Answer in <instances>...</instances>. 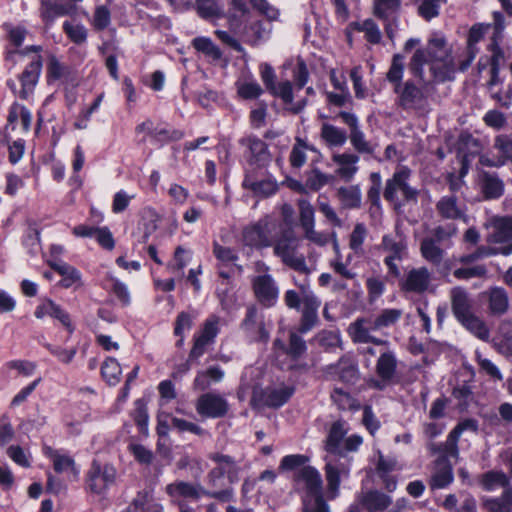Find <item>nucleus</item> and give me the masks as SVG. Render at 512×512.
<instances>
[{"label": "nucleus", "mask_w": 512, "mask_h": 512, "mask_svg": "<svg viewBox=\"0 0 512 512\" xmlns=\"http://www.w3.org/2000/svg\"><path fill=\"white\" fill-rule=\"evenodd\" d=\"M429 65L432 79L436 83L452 81L458 69V61L453 56L452 46L444 35L434 33L425 48L417 49L411 57L408 68L414 78L425 82L424 65Z\"/></svg>", "instance_id": "obj_1"}, {"label": "nucleus", "mask_w": 512, "mask_h": 512, "mask_svg": "<svg viewBox=\"0 0 512 512\" xmlns=\"http://www.w3.org/2000/svg\"><path fill=\"white\" fill-rule=\"evenodd\" d=\"M405 71V57L395 54L386 73V80L392 85L395 94V105L406 112L425 111L428 108V96L425 88L429 81L425 79L423 85H417L414 79L403 80ZM421 83V81H419Z\"/></svg>", "instance_id": "obj_2"}, {"label": "nucleus", "mask_w": 512, "mask_h": 512, "mask_svg": "<svg viewBox=\"0 0 512 512\" xmlns=\"http://www.w3.org/2000/svg\"><path fill=\"white\" fill-rule=\"evenodd\" d=\"M299 288V292L287 290L284 294V302L289 309L301 311L298 330L300 333L305 334L318 322V310L321 306V300L310 289L307 282L302 283Z\"/></svg>", "instance_id": "obj_3"}, {"label": "nucleus", "mask_w": 512, "mask_h": 512, "mask_svg": "<svg viewBox=\"0 0 512 512\" xmlns=\"http://www.w3.org/2000/svg\"><path fill=\"white\" fill-rule=\"evenodd\" d=\"M454 223L438 225L420 242V254L429 263L438 266L442 263L446 249L453 245L452 238L457 234Z\"/></svg>", "instance_id": "obj_4"}, {"label": "nucleus", "mask_w": 512, "mask_h": 512, "mask_svg": "<svg viewBox=\"0 0 512 512\" xmlns=\"http://www.w3.org/2000/svg\"><path fill=\"white\" fill-rule=\"evenodd\" d=\"M300 243L301 240L295 235L293 230H284L273 241V253L281 259L284 265L299 273L308 275L310 274V269L306 264L305 256L298 252Z\"/></svg>", "instance_id": "obj_5"}, {"label": "nucleus", "mask_w": 512, "mask_h": 512, "mask_svg": "<svg viewBox=\"0 0 512 512\" xmlns=\"http://www.w3.org/2000/svg\"><path fill=\"white\" fill-rule=\"evenodd\" d=\"M165 491L171 498H183L190 501H198L202 496H206L221 502H229L233 499L234 494L232 488H226L220 491L207 490L200 484L183 480L168 484Z\"/></svg>", "instance_id": "obj_6"}, {"label": "nucleus", "mask_w": 512, "mask_h": 512, "mask_svg": "<svg viewBox=\"0 0 512 512\" xmlns=\"http://www.w3.org/2000/svg\"><path fill=\"white\" fill-rule=\"evenodd\" d=\"M410 170L401 168L397 170L393 176L386 181L383 196L385 200L393 203L396 207L401 206L404 202H416L418 198V190L409 185Z\"/></svg>", "instance_id": "obj_7"}, {"label": "nucleus", "mask_w": 512, "mask_h": 512, "mask_svg": "<svg viewBox=\"0 0 512 512\" xmlns=\"http://www.w3.org/2000/svg\"><path fill=\"white\" fill-rule=\"evenodd\" d=\"M277 223L271 216H264L247 225L242 232L245 245L256 249L270 247L274 241Z\"/></svg>", "instance_id": "obj_8"}, {"label": "nucleus", "mask_w": 512, "mask_h": 512, "mask_svg": "<svg viewBox=\"0 0 512 512\" xmlns=\"http://www.w3.org/2000/svg\"><path fill=\"white\" fill-rule=\"evenodd\" d=\"M493 233L490 235V241L494 243H506L507 245L499 248H490L480 246L475 251L478 259L495 254L508 256L512 253V216L498 218L493 223Z\"/></svg>", "instance_id": "obj_9"}, {"label": "nucleus", "mask_w": 512, "mask_h": 512, "mask_svg": "<svg viewBox=\"0 0 512 512\" xmlns=\"http://www.w3.org/2000/svg\"><path fill=\"white\" fill-rule=\"evenodd\" d=\"M209 459L216 463V466L206 476L207 484L210 487H220V481L224 476L227 477L230 484L239 481L240 467L233 457L217 452L211 453Z\"/></svg>", "instance_id": "obj_10"}, {"label": "nucleus", "mask_w": 512, "mask_h": 512, "mask_svg": "<svg viewBox=\"0 0 512 512\" xmlns=\"http://www.w3.org/2000/svg\"><path fill=\"white\" fill-rule=\"evenodd\" d=\"M380 247L387 253L384 263L388 268L389 274L399 277L400 270L395 261H402L407 254V243L404 237L400 234L384 235Z\"/></svg>", "instance_id": "obj_11"}, {"label": "nucleus", "mask_w": 512, "mask_h": 512, "mask_svg": "<svg viewBox=\"0 0 512 512\" xmlns=\"http://www.w3.org/2000/svg\"><path fill=\"white\" fill-rule=\"evenodd\" d=\"M375 331L379 330L374 327L373 317H359L351 322L347 329L349 337L355 344L372 343L376 346H389L387 340L377 338L373 335Z\"/></svg>", "instance_id": "obj_12"}, {"label": "nucleus", "mask_w": 512, "mask_h": 512, "mask_svg": "<svg viewBox=\"0 0 512 512\" xmlns=\"http://www.w3.org/2000/svg\"><path fill=\"white\" fill-rule=\"evenodd\" d=\"M491 24L476 23L468 31L465 50L458 56V69L465 72L472 64L480 49L478 43L483 40Z\"/></svg>", "instance_id": "obj_13"}, {"label": "nucleus", "mask_w": 512, "mask_h": 512, "mask_svg": "<svg viewBox=\"0 0 512 512\" xmlns=\"http://www.w3.org/2000/svg\"><path fill=\"white\" fill-rule=\"evenodd\" d=\"M219 333L218 318L211 317L207 319L203 328L193 337V346L189 352V361H197L204 355L208 347L215 342Z\"/></svg>", "instance_id": "obj_14"}, {"label": "nucleus", "mask_w": 512, "mask_h": 512, "mask_svg": "<svg viewBox=\"0 0 512 512\" xmlns=\"http://www.w3.org/2000/svg\"><path fill=\"white\" fill-rule=\"evenodd\" d=\"M293 393L294 389L288 386L255 389L251 402L258 407L279 408L291 398Z\"/></svg>", "instance_id": "obj_15"}, {"label": "nucleus", "mask_w": 512, "mask_h": 512, "mask_svg": "<svg viewBox=\"0 0 512 512\" xmlns=\"http://www.w3.org/2000/svg\"><path fill=\"white\" fill-rule=\"evenodd\" d=\"M116 470L114 467L105 465L103 468L97 461H93L87 473V489L94 494L103 493L107 487L114 483Z\"/></svg>", "instance_id": "obj_16"}, {"label": "nucleus", "mask_w": 512, "mask_h": 512, "mask_svg": "<svg viewBox=\"0 0 512 512\" xmlns=\"http://www.w3.org/2000/svg\"><path fill=\"white\" fill-rule=\"evenodd\" d=\"M195 408L202 417L222 418L229 410V403L220 394L208 392L197 399Z\"/></svg>", "instance_id": "obj_17"}, {"label": "nucleus", "mask_w": 512, "mask_h": 512, "mask_svg": "<svg viewBox=\"0 0 512 512\" xmlns=\"http://www.w3.org/2000/svg\"><path fill=\"white\" fill-rule=\"evenodd\" d=\"M135 131L136 133L147 134L153 143L160 145L171 141H178L184 136L182 131L169 129L164 124H156L151 119H147L137 125Z\"/></svg>", "instance_id": "obj_18"}, {"label": "nucleus", "mask_w": 512, "mask_h": 512, "mask_svg": "<svg viewBox=\"0 0 512 512\" xmlns=\"http://www.w3.org/2000/svg\"><path fill=\"white\" fill-rule=\"evenodd\" d=\"M252 288L258 302L264 307H272L279 296V288L270 274H263L253 278Z\"/></svg>", "instance_id": "obj_19"}, {"label": "nucleus", "mask_w": 512, "mask_h": 512, "mask_svg": "<svg viewBox=\"0 0 512 512\" xmlns=\"http://www.w3.org/2000/svg\"><path fill=\"white\" fill-rule=\"evenodd\" d=\"M324 373L331 379H338L350 385L356 384L360 379L357 363L346 356L341 357L336 363L326 366Z\"/></svg>", "instance_id": "obj_20"}, {"label": "nucleus", "mask_w": 512, "mask_h": 512, "mask_svg": "<svg viewBox=\"0 0 512 512\" xmlns=\"http://www.w3.org/2000/svg\"><path fill=\"white\" fill-rule=\"evenodd\" d=\"M245 148L244 155L251 165L265 166L270 161L267 144L255 135H248L239 140Z\"/></svg>", "instance_id": "obj_21"}, {"label": "nucleus", "mask_w": 512, "mask_h": 512, "mask_svg": "<svg viewBox=\"0 0 512 512\" xmlns=\"http://www.w3.org/2000/svg\"><path fill=\"white\" fill-rule=\"evenodd\" d=\"M293 479L299 488L306 490L308 496L317 499L322 496V478L320 473L311 466L302 467L293 474Z\"/></svg>", "instance_id": "obj_22"}, {"label": "nucleus", "mask_w": 512, "mask_h": 512, "mask_svg": "<svg viewBox=\"0 0 512 512\" xmlns=\"http://www.w3.org/2000/svg\"><path fill=\"white\" fill-rule=\"evenodd\" d=\"M432 274L427 267L411 269L401 281V289L405 292L423 294L431 284Z\"/></svg>", "instance_id": "obj_23"}, {"label": "nucleus", "mask_w": 512, "mask_h": 512, "mask_svg": "<svg viewBox=\"0 0 512 512\" xmlns=\"http://www.w3.org/2000/svg\"><path fill=\"white\" fill-rule=\"evenodd\" d=\"M392 503L390 496L378 490L362 491L356 495V501L353 505H358L367 512H383Z\"/></svg>", "instance_id": "obj_24"}, {"label": "nucleus", "mask_w": 512, "mask_h": 512, "mask_svg": "<svg viewBox=\"0 0 512 512\" xmlns=\"http://www.w3.org/2000/svg\"><path fill=\"white\" fill-rule=\"evenodd\" d=\"M34 316L37 319H43L46 316L58 320L69 333L74 331V326L71 322L70 315L60 305L55 303L49 298L43 299L36 307Z\"/></svg>", "instance_id": "obj_25"}, {"label": "nucleus", "mask_w": 512, "mask_h": 512, "mask_svg": "<svg viewBox=\"0 0 512 512\" xmlns=\"http://www.w3.org/2000/svg\"><path fill=\"white\" fill-rule=\"evenodd\" d=\"M242 186L259 198H268L278 190V184L273 177L257 179L253 172L246 173Z\"/></svg>", "instance_id": "obj_26"}, {"label": "nucleus", "mask_w": 512, "mask_h": 512, "mask_svg": "<svg viewBox=\"0 0 512 512\" xmlns=\"http://www.w3.org/2000/svg\"><path fill=\"white\" fill-rule=\"evenodd\" d=\"M450 300L452 313L457 321L474 313L473 299L465 288L460 286L452 288L450 291Z\"/></svg>", "instance_id": "obj_27"}, {"label": "nucleus", "mask_w": 512, "mask_h": 512, "mask_svg": "<svg viewBox=\"0 0 512 512\" xmlns=\"http://www.w3.org/2000/svg\"><path fill=\"white\" fill-rule=\"evenodd\" d=\"M478 186L485 200L498 199L504 194V182L496 173L480 172Z\"/></svg>", "instance_id": "obj_28"}, {"label": "nucleus", "mask_w": 512, "mask_h": 512, "mask_svg": "<svg viewBox=\"0 0 512 512\" xmlns=\"http://www.w3.org/2000/svg\"><path fill=\"white\" fill-rule=\"evenodd\" d=\"M42 69V60L40 56H37L31 61L20 76L21 90L20 97L27 99L33 92L36 84L38 83L39 76Z\"/></svg>", "instance_id": "obj_29"}, {"label": "nucleus", "mask_w": 512, "mask_h": 512, "mask_svg": "<svg viewBox=\"0 0 512 512\" xmlns=\"http://www.w3.org/2000/svg\"><path fill=\"white\" fill-rule=\"evenodd\" d=\"M332 160L338 165L336 175L347 182L351 181L358 172L356 164L359 161V157L356 154H334Z\"/></svg>", "instance_id": "obj_30"}, {"label": "nucleus", "mask_w": 512, "mask_h": 512, "mask_svg": "<svg viewBox=\"0 0 512 512\" xmlns=\"http://www.w3.org/2000/svg\"><path fill=\"white\" fill-rule=\"evenodd\" d=\"M398 360L393 350L381 352L376 363V374L384 382H390L397 370Z\"/></svg>", "instance_id": "obj_31"}, {"label": "nucleus", "mask_w": 512, "mask_h": 512, "mask_svg": "<svg viewBox=\"0 0 512 512\" xmlns=\"http://www.w3.org/2000/svg\"><path fill=\"white\" fill-rule=\"evenodd\" d=\"M453 470L448 459L439 457L435 462V472L430 480L431 489H442L453 481Z\"/></svg>", "instance_id": "obj_32"}, {"label": "nucleus", "mask_w": 512, "mask_h": 512, "mask_svg": "<svg viewBox=\"0 0 512 512\" xmlns=\"http://www.w3.org/2000/svg\"><path fill=\"white\" fill-rule=\"evenodd\" d=\"M48 265L62 276L60 285L64 288H70L73 285L81 286V274L73 266L62 260H49Z\"/></svg>", "instance_id": "obj_33"}, {"label": "nucleus", "mask_w": 512, "mask_h": 512, "mask_svg": "<svg viewBox=\"0 0 512 512\" xmlns=\"http://www.w3.org/2000/svg\"><path fill=\"white\" fill-rule=\"evenodd\" d=\"M347 432L348 428L346 427V423L344 421L338 420L334 422L329 430L325 442L326 451L332 454L341 455L343 453V439Z\"/></svg>", "instance_id": "obj_34"}, {"label": "nucleus", "mask_w": 512, "mask_h": 512, "mask_svg": "<svg viewBox=\"0 0 512 512\" xmlns=\"http://www.w3.org/2000/svg\"><path fill=\"white\" fill-rule=\"evenodd\" d=\"M270 93L273 96L281 98L284 104L290 106V110L297 114L301 112L306 106V100L299 101L297 103H293V85L290 81H283L276 84L271 90Z\"/></svg>", "instance_id": "obj_35"}, {"label": "nucleus", "mask_w": 512, "mask_h": 512, "mask_svg": "<svg viewBox=\"0 0 512 512\" xmlns=\"http://www.w3.org/2000/svg\"><path fill=\"white\" fill-rule=\"evenodd\" d=\"M488 309L491 315L501 316L509 307V297L504 288L494 287L487 292Z\"/></svg>", "instance_id": "obj_36"}, {"label": "nucleus", "mask_w": 512, "mask_h": 512, "mask_svg": "<svg viewBox=\"0 0 512 512\" xmlns=\"http://www.w3.org/2000/svg\"><path fill=\"white\" fill-rule=\"evenodd\" d=\"M224 375L225 373L220 366H211L205 370H200L193 381V387L200 391L207 390L212 384L221 382Z\"/></svg>", "instance_id": "obj_37"}, {"label": "nucleus", "mask_w": 512, "mask_h": 512, "mask_svg": "<svg viewBox=\"0 0 512 512\" xmlns=\"http://www.w3.org/2000/svg\"><path fill=\"white\" fill-rule=\"evenodd\" d=\"M272 32V25L261 20L255 21L245 27V41L252 46H257L267 40Z\"/></svg>", "instance_id": "obj_38"}, {"label": "nucleus", "mask_w": 512, "mask_h": 512, "mask_svg": "<svg viewBox=\"0 0 512 512\" xmlns=\"http://www.w3.org/2000/svg\"><path fill=\"white\" fill-rule=\"evenodd\" d=\"M336 196L344 209H359L361 207L362 192L358 184L338 188Z\"/></svg>", "instance_id": "obj_39"}, {"label": "nucleus", "mask_w": 512, "mask_h": 512, "mask_svg": "<svg viewBox=\"0 0 512 512\" xmlns=\"http://www.w3.org/2000/svg\"><path fill=\"white\" fill-rule=\"evenodd\" d=\"M480 484L486 491H494L499 488H503V491H507L508 488L512 487L509 476L498 470H491L484 473L481 476Z\"/></svg>", "instance_id": "obj_40"}, {"label": "nucleus", "mask_w": 512, "mask_h": 512, "mask_svg": "<svg viewBox=\"0 0 512 512\" xmlns=\"http://www.w3.org/2000/svg\"><path fill=\"white\" fill-rule=\"evenodd\" d=\"M72 6L66 5L59 0H42L40 14L46 23H51L56 17L69 15Z\"/></svg>", "instance_id": "obj_41"}, {"label": "nucleus", "mask_w": 512, "mask_h": 512, "mask_svg": "<svg viewBox=\"0 0 512 512\" xmlns=\"http://www.w3.org/2000/svg\"><path fill=\"white\" fill-rule=\"evenodd\" d=\"M402 0H372V14L379 20L398 16Z\"/></svg>", "instance_id": "obj_42"}, {"label": "nucleus", "mask_w": 512, "mask_h": 512, "mask_svg": "<svg viewBox=\"0 0 512 512\" xmlns=\"http://www.w3.org/2000/svg\"><path fill=\"white\" fill-rule=\"evenodd\" d=\"M320 137L328 147H341L346 143L348 135L345 130L335 125L323 123Z\"/></svg>", "instance_id": "obj_43"}, {"label": "nucleus", "mask_w": 512, "mask_h": 512, "mask_svg": "<svg viewBox=\"0 0 512 512\" xmlns=\"http://www.w3.org/2000/svg\"><path fill=\"white\" fill-rule=\"evenodd\" d=\"M438 214L448 220L460 219L464 216V212L457 204V197L454 195L443 196L436 203Z\"/></svg>", "instance_id": "obj_44"}, {"label": "nucleus", "mask_w": 512, "mask_h": 512, "mask_svg": "<svg viewBox=\"0 0 512 512\" xmlns=\"http://www.w3.org/2000/svg\"><path fill=\"white\" fill-rule=\"evenodd\" d=\"M461 325L467 329L471 334L482 341H488L490 338V331L485 322L478 317L475 313L469 314L468 316L458 321Z\"/></svg>", "instance_id": "obj_45"}, {"label": "nucleus", "mask_w": 512, "mask_h": 512, "mask_svg": "<svg viewBox=\"0 0 512 512\" xmlns=\"http://www.w3.org/2000/svg\"><path fill=\"white\" fill-rule=\"evenodd\" d=\"M482 150L481 140L471 134H462L460 137V146L458 151L459 157L474 158L479 155Z\"/></svg>", "instance_id": "obj_46"}, {"label": "nucleus", "mask_w": 512, "mask_h": 512, "mask_svg": "<svg viewBox=\"0 0 512 512\" xmlns=\"http://www.w3.org/2000/svg\"><path fill=\"white\" fill-rule=\"evenodd\" d=\"M484 506L489 512H512V487L499 497L485 500Z\"/></svg>", "instance_id": "obj_47"}, {"label": "nucleus", "mask_w": 512, "mask_h": 512, "mask_svg": "<svg viewBox=\"0 0 512 512\" xmlns=\"http://www.w3.org/2000/svg\"><path fill=\"white\" fill-rule=\"evenodd\" d=\"M275 345H281L285 353L294 360L299 359L307 350L305 340L295 332L290 333L287 347L280 340H276Z\"/></svg>", "instance_id": "obj_48"}, {"label": "nucleus", "mask_w": 512, "mask_h": 512, "mask_svg": "<svg viewBox=\"0 0 512 512\" xmlns=\"http://www.w3.org/2000/svg\"><path fill=\"white\" fill-rule=\"evenodd\" d=\"M192 46L213 61H218L222 57V51L210 38L196 37L192 40Z\"/></svg>", "instance_id": "obj_49"}, {"label": "nucleus", "mask_w": 512, "mask_h": 512, "mask_svg": "<svg viewBox=\"0 0 512 512\" xmlns=\"http://www.w3.org/2000/svg\"><path fill=\"white\" fill-rule=\"evenodd\" d=\"M403 315L401 309L387 308L383 309L379 314L373 317L374 327L378 330L389 328L395 325Z\"/></svg>", "instance_id": "obj_50"}, {"label": "nucleus", "mask_w": 512, "mask_h": 512, "mask_svg": "<svg viewBox=\"0 0 512 512\" xmlns=\"http://www.w3.org/2000/svg\"><path fill=\"white\" fill-rule=\"evenodd\" d=\"M236 86L238 95L245 100L257 99L263 93L262 87L253 78L239 80Z\"/></svg>", "instance_id": "obj_51"}, {"label": "nucleus", "mask_w": 512, "mask_h": 512, "mask_svg": "<svg viewBox=\"0 0 512 512\" xmlns=\"http://www.w3.org/2000/svg\"><path fill=\"white\" fill-rule=\"evenodd\" d=\"M101 374L109 385H116L120 381L122 374L121 366L117 359L108 357L101 366Z\"/></svg>", "instance_id": "obj_52"}, {"label": "nucleus", "mask_w": 512, "mask_h": 512, "mask_svg": "<svg viewBox=\"0 0 512 512\" xmlns=\"http://www.w3.org/2000/svg\"><path fill=\"white\" fill-rule=\"evenodd\" d=\"M333 180V175L325 174L318 168H314L306 173L305 186L312 191H318Z\"/></svg>", "instance_id": "obj_53"}, {"label": "nucleus", "mask_w": 512, "mask_h": 512, "mask_svg": "<svg viewBox=\"0 0 512 512\" xmlns=\"http://www.w3.org/2000/svg\"><path fill=\"white\" fill-rule=\"evenodd\" d=\"M159 220L160 217L154 210L147 209L144 211L141 222L143 229V235L140 239L141 243H146L149 237L158 229Z\"/></svg>", "instance_id": "obj_54"}, {"label": "nucleus", "mask_w": 512, "mask_h": 512, "mask_svg": "<svg viewBox=\"0 0 512 512\" xmlns=\"http://www.w3.org/2000/svg\"><path fill=\"white\" fill-rule=\"evenodd\" d=\"M370 186L367 190V200L371 203L372 207L380 209L381 199L380 193L382 190V178L379 172H372L369 175Z\"/></svg>", "instance_id": "obj_55"}, {"label": "nucleus", "mask_w": 512, "mask_h": 512, "mask_svg": "<svg viewBox=\"0 0 512 512\" xmlns=\"http://www.w3.org/2000/svg\"><path fill=\"white\" fill-rule=\"evenodd\" d=\"M327 489L329 498L334 499L338 496L339 486L341 482L340 470L332 463L328 462L325 466Z\"/></svg>", "instance_id": "obj_56"}, {"label": "nucleus", "mask_w": 512, "mask_h": 512, "mask_svg": "<svg viewBox=\"0 0 512 512\" xmlns=\"http://www.w3.org/2000/svg\"><path fill=\"white\" fill-rule=\"evenodd\" d=\"M359 32L365 34V39L371 44H378L382 39V33L378 24L371 18L365 19L356 25Z\"/></svg>", "instance_id": "obj_57"}, {"label": "nucleus", "mask_w": 512, "mask_h": 512, "mask_svg": "<svg viewBox=\"0 0 512 512\" xmlns=\"http://www.w3.org/2000/svg\"><path fill=\"white\" fill-rule=\"evenodd\" d=\"M493 147L499 152L497 157L503 160V165L508 161L512 162V134L497 136Z\"/></svg>", "instance_id": "obj_58"}, {"label": "nucleus", "mask_w": 512, "mask_h": 512, "mask_svg": "<svg viewBox=\"0 0 512 512\" xmlns=\"http://www.w3.org/2000/svg\"><path fill=\"white\" fill-rule=\"evenodd\" d=\"M368 230L364 223H357L349 237V247L355 253L362 252V245L367 237Z\"/></svg>", "instance_id": "obj_59"}, {"label": "nucleus", "mask_w": 512, "mask_h": 512, "mask_svg": "<svg viewBox=\"0 0 512 512\" xmlns=\"http://www.w3.org/2000/svg\"><path fill=\"white\" fill-rule=\"evenodd\" d=\"M63 30L75 44H83L87 40V29L82 24H73L65 21L63 23Z\"/></svg>", "instance_id": "obj_60"}, {"label": "nucleus", "mask_w": 512, "mask_h": 512, "mask_svg": "<svg viewBox=\"0 0 512 512\" xmlns=\"http://www.w3.org/2000/svg\"><path fill=\"white\" fill-rule=\"evenodd\" d=\"M298 205L300 212L299 221L303 231L314 228V208L312 205L306 200H300Z\"/></svg>", "instance_id": "obj_61"}, {"label": "nucleus", "mask_w": 512, "mask_h": 512, "mask_svg": "<svg viewBox=\"0 0 512 512\" xmlns=\"http://www.w3.org/2000/svg\"><path fill=\"white\" fill-rule=\"evenodd\" d=\"M308 149L307 144L302 139H297L294 144L289 161L293 168H301L306 162V150Z\"/></svg>", "instance_id": "obj_62"}, {"label": "nucleus", "mask_w": 512, "mask_h": 512, "mask_svg": "<svg viewBox=\"0 0 512 512\" xmlns=\"http://www.w3.org/2000/svg\"><path fill=\"white\" fill-rule=\"evenodd\" d=\"M47 73L49 79L61 80L66 79L70 74L68 66L62 64L55 56H51L49 59Z\"/></svg>", "instance_id": "obj_63"}, {"label": "nucleus", "mask_w": 512, "mask_h": 512, "mask_svg": "<svg viewBox=\"0 0 512 512\" xmlns=\"http://www.w3.org/2000/svg\"><path fill=\"white\" fill-rule=\"evenodd\" d=\"M331 399L341 410H350L355 408V399L341 388H334L331 393Z\"/></svg>", "instance_id": "obj_64"}]
</instances>
